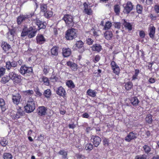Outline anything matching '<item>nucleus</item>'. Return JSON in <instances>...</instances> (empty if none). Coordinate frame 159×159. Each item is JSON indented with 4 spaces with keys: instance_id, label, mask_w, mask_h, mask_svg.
<instances>
[{
    "instance_id": "1",
    "label": "nucleus",
    "mask_w": 159,
    "mask_h": 159,
    "mask_svg": "<svg viewBox=\"0 0 159 159\" xmlns=\"http://www.w3.org/2000/svg\"><path fill=\"white\" fill-rule=\"evenodd\" d=\"M37 30L38 29L34 26H30L28 28L25 27L22 30L21 36L23 38H25L27 35L29 38H32L35 36Z\"/></svg>"
},
{
    "instance_id": "2",
    "label": "nucleus",
    "mask_w": 159,
    "mask_h": 159,
    "mask_svg": "<svg viewBox=\"0 0 159 159\" xmlns=\"http://www.w3.org/2000/svg\"><path fill=\"white\" fill-rule=\"evenodd\" d=\"M77 36V30L71 28L68 29L66 32L65 37L68 40H72L75 39Z\"/></svg>"
},
{
    "instance_id": "3",
    "label": "nucleus",
    "mask_w": 159,
    "mask_h": 159,
    "mask_svg": "<svg viewBox=\"0 0 159 159\" xmlns=\"http://www.w3.org/2000/svg\"><path fill=\"white\" fill-rule=\"evenodd\" d=\"M35 108L34 101L32 98H29L27 100V104L25 107L26 112L30 113L33 111Z\"/></svg>"
},
{
    "instance_id": "4",
    "label": "nucleus",
    "mask_w": 159,
    "mask_h": 159,
    "mask_svg": "<svg viewBox=\"0 0 159 159\" xmlns=\"http://www.w3.org/2000/svg\"><path fill=\"white\" fill-rule=\"evenodd\" d=\"M73 19V16L69 14H65L62 18V20L65 22L66 25L69 27L73 26L74 23Z\"/></svg>"
},
{
    "instance_id": "5",
    "label": "nucleus",
    "mask_w": 159,
    "mask_h": 159,
    "mask_svg": "<svg viewBox=\"0 0 159 159\" xmlns=\"http://www.w3.org/2000/svg\"><path fill=\"white\" fill-rule=\"evenodd\" d=\"M19 72L23 75L25 74L30 75L33 72V69L31 67H28L25 65H23L21 66Z\"/></svg>"
},
{
    "instance_id": "6",
    "label": "nucleus",
    "mask_w": 159,
    "mask_h": 159,
    "mask_svg": "<svg viewBox=\"0 0 159 159\" xmlns=\"http://www.w3.org/2000/svg\"><path fill=\"white\" fill-rule=\"evenodd\" d=\"M34 15V13H28L26 15H20L17 18V22L18 24L20 25L22 22L27 19L31 17Z\"/></svg>"
},
{
    "instance_id": "7",
    "label": "nucleus",
    "mask_w": 159,
    "mask_h": 159,
    "mask_svg": "<svg viewBox=\"0 0 159 159\" xmlns=\"http://www.w3.org/2000/svg\"><path fill=\"white\" fill-rule=\"evenodd\" d=\"M1 46L4 51L7 54L11 53L12 51L11 45L6 41H2Z\"/></svg>"
},
{
    "instance_id": "8",
    "label": "nucleus",
    "mask_w": 159,
    "mask_h": 159,
    "mask_svg": "<svg viewBox=\"0 0 159 159\" xmlns=\"http://www.w3.org/2000/svg\"><path fill=\"white\" fill-rule=\"evenodd\" d=\"M10 74L11 79L14 83L18 84L21 82V76L20 75H18L15 72H11Z\"/></svg>"
},
{
    "instance_id": "9",
    "label": "nucleus",
    "mask_w": 159,
    "mask_h": 159,
    "mask_svg": "<svg viewBox=\"0 0 159 159\" xmlns=\"http://www.w3.org/2000/svg\"><path fill=\"white\" fill-rule=\"evenodd\" d=\"M137 134L134 131L130 132L125 138V140L129 142L132 140L135 139L137 138Z\"/></svg>"
},
{
    "instance_id": "10",
    "label": "nucleus",
    "mask_w": 159,
    "mask_h": 159,
    "mask_svg": "<svg viewBox=\"0 0 159 159\" xmlns=\"http://www.w3.org/2000/svg\"><path fill=\"white\" fill-rule=\"evenodd\" d=\"M17 66V62L14 60H12L11 61H9L6 62V67L8 70L14 69Z\"/></svg>"
},
{
    "instance_id": "11",
    "label": "nucleus",
    "mask_w": 159,
    "mask_h": 159,
    "mask_svg": "<svg viewBox=\"0 0 159 159\" xmlns=\"http://www.w3.org/2000/svg\"><path fill=\"white\" fill-rule=\"evenodd\" d=\"M91 140L93 143L94 147H97L100 143L101 139L98 136L92 135L91 137Z\"/></svg>"
},
{
    "instance_id": "12",
    "label": "nucleus",
    "mask_w": 159,
    "mask_h": 159,
    "mask_svg": "<svg viewBox=\"0 0 159 159\" xmlns=\"http://www.w3.org/2000/svg\"><path fill=\"white\" fill-rule=\"evenodd\" d=\"M21 98V96L19 93L13 94L12 96V102L14 104L18 105L20 101Z\"/></svg>"
},
{
    "instance_id": "13",
    "label": "nucleus",
    "mask_w": 159,
    "mask_h": 159,
    "mask_svg": "<svg viewBox=\"0 0 159 159\" xmlns=\"http://www.w3.org/2000/svg\"><path fill=\"white\" fill-rule=\"evenodd\" d=\"M35 24L38 26L39 30L44 29L46 28V23L45 22L36 19L34 20Z\"/></svg>"
},
{
    "instance_id": "14",
    "label": "nucleus",
    "mask_w": 159,
    "mask_h": 159,
    "mask_svg": "<svg viewBox=\"0 0 159 159\" xmlns=\"http://www.w3.org/2000/svg\"><path fill=\"white\" fill-rule=\"evenodd\" d=\"M36 42L37 44H42L46 41V39L41 34H38L36 38Z\"/></svg>"
},
{
    "instance_id": "15",
    "label": "nucleus",
    "mask_w": 159,
    "mask_h": 159,
    "mask_svg": "<svg viewBox=\"0 0 159 159\" xmlns=\"http://www.w3.org/2000/svg\"><path fill=\"white\" fill-rule=\"evenodd\" d=\"M133 6L132 3L130 2H128L125 6L124 7L123 12L125 13L128 14L133 9Z\"/></svg>"
},
{
    "instance_id": "16",
    "label": "nucleus",
    "mask_w": 159,
    "mask_h": 159,
    "mask_svg": "<svg viewBox=\"0 0 159 159\" xmlns=\"http://www.w3.org/2000/svg\"><path fill=\"white\" fill-rule=\"evenodd\" d=\"M111 65L113 72L116 75H118L120 71L119 67L114 61H112Z\"/></svg>"
},
{
    "instance_id": "17",
    "label": "nucleus",
    "mask_w": 159,
    "mask_h": 159,
    "mask_svg": "<svg viewBox=\"0 0 159 159\" xmlns=\"http://www.w3.org/2000/svg\"><path fill=\"white\" fill-rule=\"evenodd\" d=\"M47 110V108L44 107H39L38 108L37 113L40 116H44L46 114Z\"/></svg>"
},
{
    "instance_id": "18",
    "label": "nucleus",
    "mask_w": 159,
    "mask_h": 159,
    "mask_svg": "<svg viewBox=\"0 0 159 159\" xmlns=\"http://www.w3.org/2000/svg\"><path fill=\"white\" fill-rule=\"evenodd\" d=\"M56 93L58 95L62 97L63 98L66 96V91L61 86L57 88Z\"/></svg>"
},
{
    "instance_id": "19",
    "label": "nucleus",
    "mask_w": 159,
    "mask_h": 159,
    "mask_svg": "<svg viewBox=\"0 0 159 159\" xmlns=\"http://www.w3.org/2000/svg\"><path fill=\"white\" fill-rule=\"evenodd\" d=\"M156 28L152 25H150L148 28L149 35L150 38L153 39L155 33Z\"/></svg>"
},
{
    "instance_id": "20",
    "label": "nucleus",
    "mask_w": 159,
    "mask_h": 159,
    "mask_svg": "<svg viewBox=\"0 0 159 159\" xmlns=\"http://www.w3.org/2000/svg\"><path fill=\"white\" fill-rule=\"evenodd\" d=\"M15 31L13 29H9L8 32L7 33V38L11 41L14 40V36L15 35Z\"/></svg>"
},
{
    "instance_id": "21",
    "label": "nucleus",
    "mask_w": 159,
    "mask_h": 159,
    "mask_svg": "<svg viewBox=\"0 0 159 159\" xmlns=\"http://www.w3.org/2000/svg\"><path fill=\"white\" fill-rule=\"evenodd\" d=\"M84 6V12L88 15H90L92 14V11L91 8L88 7V4L86 2L83 4Z\"/></svg>"
},
{
    "instance_id": "22",
    "label": "nucleus",
    "mask_w": 159,
    "mask_h": 159,
    "mask_svg": "<svg viewBox=\"0 0 159 159\" xmlns=\"http://www.w3.org/2000/svg\"><path fill=\"white\" fill-rule=\"evenodd\" d=\"M91 48L92 51L98 52H99L102 49V46L100 44L97 43L93 45Z\"/></svg>"
},
{
    "instance_id": "23",
    "label": "nucleus",
    "mask_w": 159,
    "mask_h": 159,
    "mask_svg": "<svg viewBox=\"0 0 159 159\" xmlns=\"http://www.w3.org/2000/svg\"><path fill=\"white\" fill-rule=\"evenodd\" d=\"M113 34L112 31L107 30L104 34V36L107 40H110L112 37Z\"/></svg>"
},
{
    "instance_id": "24",
    "label": "nucleus",
    "mask_w": 159,
    "mask_h": 159,
    "mask_svg": "<svg viewBox=\"0 0 159 159\" xmlns=\"http://www.w3.org/2000/svg\"><path fill=\"white\" fill-rule=\"evenodd\" d=\"M130 103L134 107L138 105L139 101L137 97H133L130 99Z\"/></svg>"
},
{
    "instance_id": "25",
    "label": "nucleus",
    "mask_w": 159,
    "mask_h": 159,
    "mask_svg": "<svg viewBox=\"0 0 159 159\" xmlns=\"http://www.w3.org/2000/svg\"><path fill=\"white\" fill-rule=\"evenodd\" d=\"M71 53V50L69 48H63L62 49L63 55L65 57L69 56Z\"/></svg>"
},
{
    "instance_id": "26",
    "label": "nucleus",
    "mask_w": 159,
    "mask_h": 159,
    "mask_svg": "<svg viewBox=\"0 0 159 159\" xmlns=\"http://www.w3.org/2000/svg\"><path fill=\"white\" fill-rule=\"evenodd\" d=\"M67 153V152L64 149L60 150L58 153V154L62 156V157L63 159H68Z\"/></svg>"
},
{
    "instance_id": "27",
    "label": "nucleus",
    "mask_w": 159,
    "mask_h": 159,
    "mask_svg": "<svg viewBox=\"0 0 159 159\" xmlns=\"http://www.w3.org/2000/svg\"><path fill=\"white\" fill-rule=\"evenodd\" d=\"M67 65L70 67L71 69L73 70H76L77 69V65L72 62L70 61H67L66 62Z\"/></svg>"
},
{
    "instance_id": "28",
    "label": "nucleus",
    "mask_w": 159,
    "mask_h": 159,
    "mask_svg": "<svg viewBox=\"0 0 159 159\" xmlns=\"http://www.w3.org/2000/svg\"><path fill=\"white\" fill-rule=\"evenodd\" d=\"M59 52V47L55 46L52 48L51 49V54L54 56L58 55Z\"/></svg>"
},
{
    "instance_id": "29",
    "label": "nucleus",
    "mask_w": 159,
    "mask_h": 159,
    "mask_svg": "<svg viewBox=\"0 0 159 159\" xmlns=\"http://www.w3.org/2000/svg\"><path fill=\"white\" fill-rule=\"evenodd\" d=\"M10 73L9 74V75H5L4 77H2L1 80V82L2 84H5L6 83L8 82L9 80L11 79L10 77Z\"/></svg>"
},
{
    "instance_id": "30",
    "label": "nucleus",
    "mask_w": 159,
    "mask_h": 159,
    "mask_svg": "<svg viewBox=\"0 0 159 159\" xmlns=\"http://www.w3.org/2000/svg\"><path fill=\"white\" fill-rule=\"evenodd\" d=\"M87 94L90 97H94L96 96L97 92L94 90L89 89L87 91Z\"/></svg>"
},
{
    "instance_id": "31",
    "label": "nucleus",
    "mask_w": 159,
    "mask_h": 159,
    "mask_svg": "<svg viewBox=\"0 0 159 159\" xmlns=\"http://www.w3.org/2000/svg\"><path fill=\"white\" fill-rule=\"evenodd\" d=\"M5 105L4 100L2 98H0V107L3 111H4L6 109Z\"/></svg>"
},
{
    "instance_id": "32",
    "label": "nucleus",
    "mask_w": 159,
    "mask_h": 159,
    "mask_svg": "<svg viewBox=\"0 0 159 159\" xmlns=\"http://www.w3.org/2000/svg\"><path fill=\"white\" fill-rule=\"evenodd\" d=\"M123 25L125 27L128 29L129 31H130L132 30V25L129 22H127L125 20Z\"/></svg>"
},
{
    "instance_id": "33",
    "label": "nucleus",
    "mask_w": 159,
    "mask_h": 159,
    "mask_svg": "<svg viewBox=\"0 0 159 159\" xmlns=\"http://www.w3.org/2000/svg\"><path fill=\"white\" fill-rule=\"evenodd\" d=\"M10 115L12 119L17 120L19 118L18 115L16 114V112L14 111H12L10 113Z\"/></svg>"
},
{
    "instance_id": "34",
    "label": "nucleus",
    "mask_w": 159,
    "mask_h": 159,
    "mask_svg": "<svg viewBox=\"0 0 159 159\" xmlns=\"http://www.w3.org/2000/svg\"><path fill=\"white\" fill-rule=\"evenodd\" d=\"M152 116L150 114L147 115L145 118L146 122L148 124H151L152 121Z\"/></svg>"
},
{
    "instance_id": "35",
    "label": "nucleus",
    "mask_w": 159,
    "mask_h": 159,
    "mask_svg": "<svg viewBox=\"0 0 159 159\" xmlns=\"http://www.w3.org/2000/svg\"><path fill=\"white\" fill-rule=\"evenodd\" d=\"M114 11L116 15H119L120 12V7L118 4H116L114 7Z\"/></svg>"
},
{
    "instance_id": "36",
    "label": "nucleus",
    "mask_w": 159,
    "mask_h": 159,
    "mask_svg": "<svg viewBox=\"0 0 159 159\" xmlns=\"http://www.w3.org/2000/svg\"><path fill=\"white\" fill-rule=\"evenodd\" d=\"M2 157L3 159H12L13 158L12 155L11 153L7 152L4 153Z\"/></svg>"
},
{
    "instance_id": "37",
    "label": "nucleus",
    "mask_w": 159,
    "mask_h": 159,
    "mask_svg": "<svg viewBox=\"0 0 159 159\" xmlns=\"http://www.w3.org/2000/svg\"><path fill=\"white\" fill-rule=\"evenodd\" d=\"M84 146L85 149L89 152L91 151L93 148V145L90 143L86 144Z\"/></svg>"
},
{
    "instance_id": "38",
    "label": "nucleus",
    "mask_w": 159,
    "mask_h": 159,
    "mask_svg": "<svg viewBox=\"0 0 159 159\" xmlns=\"http://www.w3.org/2000/svg\"><path fill=\"white\" fill-rule=\"evenodd\" d=\"M84 43L81 40L77 41L75 44V46L78 48H81L84 47Z\"/></svg>"
},
{
    "instance_id": "39",
    "label": "nucleus",
    "mask_w": 159,
    "mask_h": 159,
    "mask_svg": "<svg viewBox=\"0 0 159 159\" xmlns=\"http://www.w3.org/2000/svg\"><path fill=\"white\" fill-rule=\"evenodd\" d=\"M143 148L146 154H148L151 151V147L147 145H145L143 146Z\"/></svg>"
},
{
    "instance_id": "40",
    "label": "nucleus",
    "mask_w": 159,
    "mask_h": 159,
    "mask_svg": "<svg viewBox=\"0 0 159 159\" xmlns=\"http://www.w3.org/2000/svg\"><path fill=\"white\" fill-rule=\"evenodd\" d=\"M133 84L131 82H128L125 83V87L127 90H130L132 87Z\"/></svg>"
},
{
    "instance_id": "41",
    "label": "nucleus",
    "mask_w": 159,
    "mask_h": 159,
    "mask_svg": "<svg viewBox=\"0 0 159 159\" xmlns=\"http://www.w3.org/2000/svg\"><path fill=\"white\" fill-rule=\"evenodd\" d=\"M16 114L18 115L19 118L21 116H24L25 113L24 111L21 109V107H19V108L17 109Z\"/></svg>"
},
{
    "instance_id": "42",
    "label": "nucleus",
    "mask_w": 159,
    "mask_h": 159,
    "mask_svg": "<svg viewBox=\"0 0 159 159\" xmlns=\"http://www.w3.org/2000/svg\"><path fill=\"white\" fill-rule=\"evenodd\" d=\"M52 15L53 12L50 10H47L45 12L44 14V16L47 18H48L51 17Z\"/></svg>"
},
{
    "instance_id": "43",
    "label": "nucleus",
    "mask_w": 159,
    "mask_h": 159,
    "mask_svg": "<svg viewBox=\"0 0 159 159\" xmlns=\"http://www.w3.org/2000/svg\"><path fill=\"white\" fill-rule=\"evenodd\" d=\"M66 84L70 89H73L75 87V85L71 80H68L66 83Z\"/></svg>"
},
{
    "instance_id": "44",
    "label": "nucleus",
    "mask_w": 159,
    "mask_h": 159,
    "mask_svg": "<svg viewBox=\"0 0 159 159\" xmlns=\"http://www.w3.org/2000/svg\"><path fill=\"white\" fill-rule=\"evenodd\" d=\"M139 72V71L138 69H135V72L134 74L132 77V80H134L136 79H138V75Z\"/></svg>"
},
{
    "instance_id": "45",
    "label": "nucleus",
    "mask_w": 159,
    "mask_h": 159,
    "mask_svg": "<svg viewBox=\"0 0 159 159\" xmlns=\"http://www.w3.org/2000/svg\"><path fill=\"white\" fill-rule=\"evenodd\" d=\"M41 11L44 13L47 11V7L46 4H42L40 5Z\"/></svg>"
},
{
    "instance_id": "46",
    "label": "nucleus",
    "mask_w": 159,
    "mask_h": 159,
    "mask_svg": "<svg viewBox=\"0 0 159 159\" xmlns=\"http://www.w3.org/2000/svg\"><path fill=\"white\" fill-rule=\"evenodd\" d=\"M8 142L7 139L4 138H3L0 141V144L3 147L6 146L8 144Z\"/></svg>"
},
{
    "instance_id": "47",
    "label": "nucleus",
    "mask_w": 159,
    "mask_h": 159,
    "mask_svg": "<svg viewBox=\"0 0 159 159\" xmlns=\"http://www.w3.org/2000/svg\"><path fill=\"white\" fill-rule=\"evenodd\" d=\"M143 8L142 5L137 4L136 6L137 12L139 14H141L143 11Z\"/></svg>"
},
{
    "instance_id": "48",
    "label": "nucleus",
    "mask_w": 159,
    "mask_h": 159,
    "mask_svg": "<svg viewBox=\"0 0 159 159\" xmlns=\"http://www.w3.org/2000/svg\"><path fill=\"white\" fill-rule=\"evenodd\" d=\"M147 156L145 154L136 156L134 159H147Z\"/></svg>"
},
{
    "instance_id": "49",
    "label": "nucleus",
    "mask_w": 159,
    "mask_h": 159,
    "mask_svg": "<svg viewBox=\"0 0 159 159\" xmlns=\"http://www.w3.org/2000/svg\"><path fill=\"white\" fill-rule=\"evenodd\" d=\"M42 81L45 85L48 86L49 85V80L48 78L43 76L42 78Z\"/></svg>"
},
{
    "instance_id": "50",
    "label": "nucleus",
    "mask_w": 159,
    "mask_h": 159,
    "mask_svg": "<svg viewBox=\"0 0 159 159\" xmlns=\"http://www.w3.org/2000/svg\"><path fill=\"white\" fill-rule=\"evenodd\" d=\"M43 94L46 97L48 98L51 94V91L50 89H47L44 91Z\"/></svg>"
},
{
    "instance_id": "51",
    "label": "nucleus",
    "mask_w": 159,
    "mask_h": 159,
    "mask_svg": "<svg viewBox=\"0 0 159 159\" xmlns=\"http://www.w3.org/2000/svg\"><path fill=\"white\" fill-rule=\"evenodd\" d=\"M112 26V24L109 22H107L104 27L103 29L104 30H107L110 28Z\"/></svg>"
},
{
    "instance_id": "52",
    "label": "nucleus",
    "mask_w": 159,
    "mask_h": 159,
    "mask_svg": "<svg viewBox=\"0 0 159 159\" xmlns=\"http://www.w3.org/2000/svg\"><path fill=\"white\" fill-rule=\"evenodd\" d=\"M23 92L24 94L26 95H30L31 94H33L34 93L33 90H29L23 91Z\"/></svg>"
},
{
    "instance_id": "53",
    "label": "nucleus",
    "mask_w": 159,
    "mask_h": 159,
    "mask_svg": "<svg viewBox=\"0 0 159 159\" xmlns=\"http://www.w3.org/2000/svg\"><path fill=\"white\" fill-rule=\"evenodd\" d=\"M50 70V67L49 66H44L43 70V72L45 74H47L49 72V71Z\"/></svg>"
},
{
    "instance_id": "54",
    "label": "nucleus",
    "mask_w": 159,
    "mask_h": 159,
    "mask_svg": "<svg viewBox=\"0 0 159 159\" xmlns=\"http://www.w3.org/2000/svg\"><path fill=\"white\" fill-rule=\"evenodd\" d=\"M103 145L105 146H108L109 144V140L108 139L104 138L103 140Z\"/></svg>"
},
{
    "instance_id": "55",
    "label": "nucleus",
    "mask_w": 159,
    "mask_h": 159,
    "mask_svg": "<svg viewBox=\"0 0 159 159\" xmlns=\"http://www.w3.org/2000/svg\"><path fill=\"white\" fill-rule=\"evenodd\" d=\"M50 80L52 82H55L57 81L58 80V78L56 76L52 75L50 78Z\"/></svg>"
},
{
    "instance_id": "56",
    "label": "nucleus",
    "mask_w": 159,
    "mask_h": 159,
    "mask_svg": "<svg viewBox=\"0 0 159 159\" xmlns=\"http://www.w3.org/2000/svg\"><path fill=\"white\" fill-rule=\"evenodd\" d=\"M86 43L89 45H91L93 44V41L90 38H88L86 40Z\"/></svg>"
},
{
    "instance_id": "57",
    "label": "nucleus",
    "mask_w": 159,
    "mask_h": 159,
    "mask_svg": "<svg viewBox=\"0 0 159 159\" xmlns=\"http://www.w3.org/2000/svg\"><path fill=\"white\" fill-rule=\"evenodd\" d=\"M139 35L141 38H144L145 36L144 32L143 30L140 31L139 33Z\"/></svg>"
},
{
    "instance_id": "58",
    "label": "nucleus",
    "mask_w": 159,
    "mask_h": 159,
    "mask_svg": "<svg viewBox=\"0 0 159 159\" xmlns=\"http://www.w3.org/2000/svg\"><path fill=\"white\" fill-rule=\"evenodd\" d=\"M5 72V69L3 67H2L0 69V77L3 75Z\"/></svg>"
},
{
    "instance_id": "59",
    "label": "nucleus",
    "mask_w": 159,
    "mask_h": 159,
    "mask_svg": "<svg viewBox=\"0 0 159 159\" xmlns=\"http://www.w3.org/2000/svg\"><path fill=\"white\" fill-rule=\"evenodd\" d=\"M154 10L157 13H159V5H156L154 7Z\"/></svg>"
},
{
    "instance_id": "60",
    "label": "nucleus",
    "mask_w": 159,
    "mask_h": 159,
    "mask_svg": "<svg viewBox=\"0 0 159 159\" xmlns=\"http://www.w3.org/2000/svg\"><path fill=\"white\" fill-rule=\"evenodd\" d=\"M114 26L115 28L119 29L120 28V23L119 22L115 23L114 24Z\"/></svg>"
},
{
    "instance_id": "61",
    "label": "nucleus",
    "mask_w": 159,
    "mask_h": 159,
    "mask_svg": "<svg viewBox=\"0 0 159 159\" xmlns=\"http://www.w3.org/2000/svg\"><path fill=\"white\" fill-rule=\"evenodd\" d=\"M82 116L84 118H88L89 116V114L86 112H85V113L83 114L82 115Z\"/></svg>"
},
{
    "instance_id": "62",
    "label": "nucleus",
    "mask_w": 159,
    "mask_h": 159,
    "mask_svg": "<svg viewBox=\"0 0 159 159\" xmlns=\"http://www.w3.org/2000/svg\"><path fill=\"white\" fill-rule=\"evenodd\" d=\"M153 0H146V3L148 5H150L152 3Z\"/></svg>"
},
{
    "instance_id": "63",
    "label": "nucleus",
    "mask_w": 159,
    "mask_h": 159,
    "mask_svg": "<svg viewBox=\"0 0 159 159\" xmlns=\"http://www.w3.org/2000/svg\"><path fill=\"white\" fill-rule=\"evenodd\" d=\"M68 126L70 128L72 129H74L75 127V125L74 124H69Z\"/></svg>"
},
{
    "instance_id": "64",
    "label": "nucleus",
    "mask_w": 159,
    "mask_h": 159,
    "mask_svg": "<svg viewBox=\"0 0 159 159\" xmlns=\"http://www.w3.org/2000/svg\"><path fill=\"white\" fill-rule=\"evenodd\" d=\"M100 59V57L99 55H97L95 58V60L98 62V61Z\"/></svg>"
}]
</instances>
